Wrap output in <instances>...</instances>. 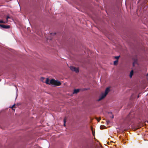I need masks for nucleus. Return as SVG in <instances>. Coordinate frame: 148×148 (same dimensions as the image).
<instances>
[{
	"instance_id": "a211bd4d",
	"label": "nucleus",
	"mask_w": 148,
	"mask_h": 148,
	"mask_svg": "<svg viewBox=\"0 0 148 148\" xmlns=\"http://www.w3.org/2000/svg\"><path fill=\"white\" fill-rule=\"evenodd\" d=\"M114 116H112V118H114Z\"/></svg>"
},
{
	"instance_id": "39448f33",
	"label": "nucleus",
	"mask_w": 148,
	"mask_h": 148,
	"mask_svg": "<svg viewBox=\"0 0 148 148\" xmlns=\"http://www.w3.org/2000/svg\"><path fill=\"white\" fill-rule=\"evenodd\" d=\"M79 91V89H75L74 90V92H73V94H76Z\"/></svg>"
},
{
	"instance_id": "f3484780",
	"label": "nucleus",
	"mask_w": 148,
	"mask_h": 148,
	"mask_svg": "<svg viewBox=\"0 0 148 148\" xmlns=\"http://www.w3.org/2000/svg\"><path fill=\"white\" fill-rule=\"evenodd\" d=\"M41 79H44V78L42 77L41 78Z\"/></svg>"
},
{
	"instance_id": "f03ea898",
	"label": "nucleus",
	"mask_w": 148,
	"mask_h": 148,
	"mask_svg": "<svg viewBox=\"0 0 148 148\" xmlns=\"http://www.w3.org/2000/svg\"><path fill=\"white\" fill-rule=\"evenodd\" d=\"M110 90L109 88H107L105 91V92L104 93H102L101 95L99 97V99L98 100V101H99L104 98L107 95L109 91H110Z\"/></svg>"
},
{
	"instance_id": "dca6fc26",
	"label": "nucleus",
	"mask_w": 148,
	"mask_h": 148,
	"mask_svg": "<svg viewBox=\"0 0 148 148\" xmlns=\"http://www.w3.org/2000/svg\"><path fill=\"white\" fill-rule=\"evenodd\" d=\"M106 122H107V124L109 123L110 122L109 121H107Z\"/></svg>"
},
{
	"instance_id": "aec40b11",
	"label": "nucleus",
	"mask_w": 148,
	"mask_h": 148,
	"mask_svg": "<svg viewBox=\"0 0 148 148\" xmlns=\"http://www.w3.org/2000/svg\"><path fill=\"white\" fill-rule=\"evenodd\" d=\"M147 76H148V73L147 74Z\"/></svg>"
},
{
	"instance_id": "1a4fd4ad",
	"label": "nucleus",
	"mask_w": 148,
	"mask_h": 148,
	"mask_svg": "<svg viewBox=\"0 0 148 148\" xmlns=\"http://www.w3.org/2000/svg\"><path fill=\"white\" fill-rule=\"evenodd\" d=\"M118 60H116L114 61V65H116L118 62Z\"/></svg>"
},
{
	"instance_id": "9b49d317",
	"label": "nucleus",
	"mask_w": 148,
	"mask_h": 148,
	"mask_svg": "<svg viewBox=\"0 0 148 148\" xmlns=\"http://www.w3.org/2000/svg\"><path fill=\"white\" fill-rule=\"evenodd\" d=\"M10 17L8 16H7L6 17V21H7V23L8 22V18H10Z\"/></svg>"
},
{
	"instance_id": "ddd939ff",
	"label": "nucleus",
	"mask_w": 148,
	"mask_h": 148,
	"mask_svg": "<svg viewBox=\"0 0 148 148\" xmlns=\"http://www.w3.org/2000/svg\"><path fill=\"white\" fill-rule=\"evenodd\" d=\"M101 118H99V119H97V120L98 122H99L100 120H101Z\"/></svg>"
},
{
	"instance_id": "2eb2a0df",
	"label": "nucleus",
	"mask_w": 148,
	"mask_h": 148,
	"mask_svg": "<svg viewBox=\"0 0 148 148\" xmlns=\"http://www.w3.org/2000/svg\"><path fill=\"white\" fill-rule=\"evenodd\" d=\"M103 126H102V125L100 127V129H103V128H102V127H103Z\"/></svg>"
},
{
	"instance_id": "f257e3e1",
	"label": "nucleus",
	"mask_w": 148,
	"mask_h": 148,
	"mask_svg": "<svg viewBox=\"0 0 148 148\" xmlns=\"http://www.w3.org/2000/svg\"><path fill=\"white\" fill-rule=\"evenodd\" d=\"M45 83L49 85H53L55 86H59L61 84V83L60 81L56 80L54 79H52L49 81V79L48 78L46 79Z\"/></svg>"
},
{
	"instance_id": "423d86ee",
	"label": "nucleus",
	"mask_w": 148,
	"mask_h": 148,
	"mask_svg": "<svg viewBox=\"0 0 148 148\" xmlns=\"http://www.w3.org/2000/svg\"><path fill=\"white\" fill-rule=\"evenodd\" d=\"M133 70H132L130 72V77L131 78H132L133 75Z\"/></svg>"
},
{
	"instance_id": "6ab92c4d",
	"label": "nucleus",
	"mask_w": 148,
	"mask_h": 148,
	"mask_svg": "<svg viewBox=\"0 0 148 148\" xmlns=\"http://www.w3.org/2000/svg\"><path fill=\"white\" fill-rule=\"evenodd\" d=\"M129 116H129V115L128 116H127V117H128V118H129Z\"/></svg>"
},
{
	"instance_id": "f8f14e48",
	"label": "nucleus",
	"mask_w": 148,
	"mask_h": 148,
	"mask_svg": "<svg viewBox=\"0 0 148 148\" xmlns=\"http://www.w3.org/2000/svg\"><path fill=\"white\" fill-rule=\"evenodd\" d=\"M120 56H115V58L117 59V60H118V59L119 58Z\"/></svg>"
},
{
	"instance_id": "6e6552de",
	"label": "nucleus",
	"mask_w": 148,
	"mask_h": 148,
	"mask_svg": "<svg viewBox=\"0 0 148 148\" xmlns=\"http://www.w3.org/2000/svg\"><path fill=\"white\" fill-rule=\"evenodd\" d=\"M0 23H7V21H4L2 20H0Z\"/></svg>"
},
{
	"instance_id": "20e7f679",
	"label": "nucleus",
	"mask_w": 148,
	"mask_h": 148,
	"mask_svg": "<svg viewBox=\"0 0 148 148\" xmlns=\"http://www.w3.org/2000/svg\"><path fill=\"white\" fill-rule=\"evenodd\" d=\"M1 27L3 29H9L10 27V26L8 25H4L0 24Z\"/></svg>"
},
{
	"instance_id": "0eeeda50",
	"label": "nucleus",
	"mask_w": 148,
	"mask_h": 148,
	"mask_svg": "<svg viewBox=\"0 0 148 148\" xmlns=\"http://www.w3.org/2000/svg\"><path fill=\"white\" fill-rule=\"evenodd\" d=\"M66 117H65L64 118V126H66L65 123H66Z\"/></svg>"
},
{
	"instance_id": "4468645a",
	"label": "nucleus",
	"mask_w": 148,
	"mask_h": 148,
	"mask_svg": "<svg viewBox=\"0 0 148 148\" xmlns=\"http://www.w3.org/2000/svg\"><path fill=\"white\" fill-rule=\"evenodd\" d=\"M15 104H14V105H13L12 106V107H11V108H14V106H15Z\"/></svg>"
},
{
	"instance_id": "9d476101",
	"label": "nucleus",
	"mask_w": 148,
	"mask_h": 148,
	"mask_svg": "<svg viewBox=\"0 0 148 148\" xmlns=\"http://www.w3.org/2000/svg\"><path fill=\"white\" fill-rule=\"evenodd\" d=\"M91 129L92 131V134L93 135V136H95V132H93V131L92 130V127H91Z\"/></svg>"
},
{
	"instance_id": "4be33fe9",
	"label": "nucleus",
	"mask_w": 148,
	"mask_h": 148,
	"mask_svg": "<svg viewBox=\"0 0 148 148\" xmlns=\"http://www.w3.org/2000/svg\"><path fill=\"white\" fill-rule=\"evenodd\" d=\"M133 66H134V63H133Z\"/></svg>"
},
{
	"instance_id": "7ed1b4c3",
	"label": "nucleus",
	"mask_w": 148,
	"mask_h": 148,
	"mask_svg": "<svg viewBox=\"0 0 148 148\" xmlns=\"http://www.w3.org/2000/svg\"><path fill=\"white\" fill-rule=\"evenodd\" d=\"M70 68L72 71H74L76 73H77L79 71V70L78 68L74 67L73 66H71Z\"/></svg>"
},
{
	"instance_id": "412c9836",
	"label": "nucleus",
	"mask_w": 148,
	"mask_h": 148,
	"mask_svg": "<svg viewBox=\"0 0 148 148\" xmlns=\"http://www.w3.org/2000/svg\"><path fill=\"white\" fill-rule=\"evenodd\" d=\"M139 97V95H138V98Z\"/></svg>"
}]
</instances>
